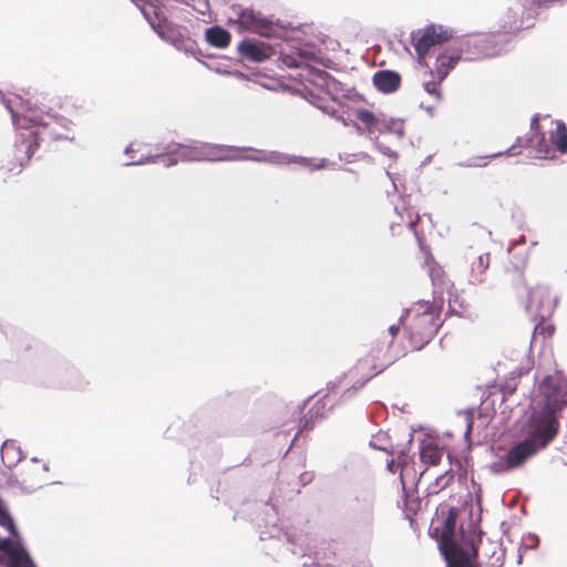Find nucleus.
Instances as JSON below:
<instances>
[{
	"mask_svg": "<svg viewBox=\"0 0 567 567\" xmlns=\"http://www.w3.org/2000/svg\"><path fill=\"white\" fill-rule=\"evenodd\" d=\"M566 405L567 379L561 374L546 375L529 415L516 425L509 447L492 463V472L501 474L519 468L546 449L559 432V416Z\"/></svg>",
	"mask_w": 567,
	"mask_h": 567,
	"instance_id": "f257e3e1",
	"label": "nucleus"
},
{
	"mask_svg": "<svg viewBox=\"0 0 567 567\" xmlns=\"http://www.w3.org/2000/svg\"><path fill=\"white\" fill-rule=\"evenodd\" d=\"M234 17H229V23H237L240 29L260 34L265 38H279L286 44L279 51V60L289 69L308 68L315 75V83L323 87L332 101L340 97L349 99L350 89H347L339 80L324 70L313 68L319 62L313 45L300 39L288 38L287 28L279 20L262 16L251 8H244L240 4L230 7Z\"/></svg>",
	"mask_w": 567,
	"mask_h": 567,
	"instance_id": "f03ea898",
	"label": "nucleus"
},
{
	"mask_svg": "<svg viewBox=\"0 0 567 567\" xmlns=\"http://www.w3.org/2000/svg\"><path fill=\"white\" fill-rule=\"evenodd\" d=\"M20 105L23 110V114H19L11 105L10 101L6 102V109L11 114L13 126L17 131L21 132L17 133L13 145L16 162L7 165L2 164L1 166L9 172H13L18 168L17 173L22 171L33 156L35 150L47 140L55 141L64 138L74 141V137L62 136L56 130V126L68 128L69 125L72 124L68 118L51 113H48L45 116H39L35 114V111H33L29 101L20 100Z\"/></svg>",
	"mask_w": 567,
	"mask_h": 567,
	"instance_id": "7ed1b4c3",
	"label": "nucleus"
},
{
	"mask_svg": "<svg viewBox=\"0 0 567 567\" xmlns=\"http://www.w3.org/2000/svg\"><path fill=\"white\" fill-rule=\"evenodd\" d=\"M460 512L458 507L450 506L441 528H434V532L440 530L441 533L440 553L446 563V567H480L478 550L483 530L478 523L471 522L467 528L461 526L460 532L456 533Z\"/></svg>",
	"mask_w": 567,
	"mask_h": 567,
	"instance_id": "20e7f679",
	"label": "nucleus"
},
{
	"mask_svg": "<svg viewBox=\"0 0 567 567\" xmlns=\"http://www.w3.org/2000/svg\"><path fill=\"white\" fill-rule=\"evenodd\" d=\"M131 1L141 10L145 20L161 39L169 42L176 50L200 61L197 58V54H202V50L198 48L196 41L188 35V31L186 29L181 30L177 27L167 24L166 19H162L159 9L156 4L157 0Z\"/></svg>",
	"mask_w": 567,
	"mask_h": 567,
	"instance_id": "39448f33",
	"label": "nucleus"
},
{
	"mask_svg": "<svg viewBox=\"0 0 567 567\" xmlns=\"http://www.w3.org/2000/svg\"><path fill=\"white\" fill-rule=\"evenodd\" d=\"M0 526L4 527L13 539L0 536V563L4 567H37L22 537L18 532L14 519L0 496Z\"/></svg>",
	"mask_w": 567,
	"mask_h": 567,
	"instance_id": "423d86ee",
	"label": "nucleus"
},
{
	"mask_svg": "<svg viewBox=\"0 0 567 567\" xmlns=\"http://www.w3.org/2000/svg\"><path fill=\"white\" fill-rule=\"evenodd\" d=\"M420 309L415 310L412 322L405 328L411 346L414 350L423 349L437 333L441 322L440 311L426 301L417 302Z\"/></svg>",
	"mask_w": 567,
	"mask_h": 567,
	"instance_id": "0eeeda50",
	"label": "nucleus"
},
{
	"mask_svg": "<svg viewBox=\"0 0 567 567\" xmlns=\"http://www.w3.org/2000/svg\"><path fill=\"white\" fill-rule=\"evenodd\" d=\"M236 151H251L256 155H225L219 156V161H251L257 163H268L271 165H289L299 164L301 166H309L310 159L305 156L290 155L278 151H261L254 147H238Z\"/></svg>",
	"mask_w": 567,
	"mask_h": 567,
	"instance_id": "6e6552de",
	"label": "nucleus"
},
{
	"mask_svg": "<svg viewBox=\"0 0 567 567\" xmlns=\"http://www.w3.org/2000/svg\"><path fill=\"white\" fill-rule=\"evenodd\" d=\"M527 262V252L524 254H514L512 256L511 264L513 266V270L515 272V278H513V285L515 288L523 287L527 292V301L525 308L528 312L535 308L536 310H540L544 306L545 298H549V291L547 287L538 286L536 288H528L526 286L524 279V268Z\"/></svg>",
	"mask_w": 567,
	"mask_h": 567,
	"instance_id": "1a4fd4ad",
	"label": "nucleus"
},
{
	"mask_svg": "<svg viewBox=\"0 0 567 567\" xmlns=\"http://www.w3.org/2000/svg\"><path fill=\"white\" fill-rule=\"evenodd\" d=\"M453 31L441 24H429L422 30L411 32V41L419 60H423L432 47L452 39Z\"/></svg>",
	"mask_w": 567,
	"mask_h": 567,
	"instance_id": "9d476101",
	"label": "nucleus"
},
{
	"mask_svg": "<svg viewBox=\"0 0 567 567\" xmlns=\"http://www.w3.org/2000/svg\"><path fill=\"white\" fill-rule=\"evenodd\" d=\"M355 116L361 121L370 133L395 134L399 140L405 135L404 120L399 117H389L384 113H373L367 109H358Z\"/></svg>",
	"mask_w": 567,
	"mask_h": 567,
	"instance_id": "9b49d317",
	"label": "nucleus"
},
{
	"mask_svg": "<svg viewBox=\"0 0 567 567\" xmlns=\"http://www.w3.org/2000/svg\"><path fill=\"white\" fill-rule=\"evenodd\" d=\"M238 146L203 143L200 145H186L174 143V151L178 152L182 162H199V161H218L220 155H216V151L237 150Z\"/></svg>",
	"mask_w": 567,
	"mask_h": 567,
	"instance_id": "f8f14e48",
	"label": "nucleus"
},
{
	"mask_svg": "<svg viewBox=\"0 0 567 567\" xmlns=\"http://www.w3.org/2000/svg\"><path fill=\"white\" fill-rule=\"evenodd\" d=\"M456 49L462 60L465 61H476L496 54L491 39L482 34L461 39Z\"/></svg>",
	"mask_w": 567,
	"mask_h": 567,
	"instance_id": "ddd939ff",
	"label": "nucleus"
},
{
	"mask_svg": "<svg viewBox=\"0 0 567 567\" xmlns=\"http://www.w3.org/2000/svg\"><path fill=\"white\" fill-rule=\"evenodd\" d=\"M260 507L264 514L261 518H257L260 540L275 539L280 543H290V535L277 525L278 514L275 506L266 502L260 504Z\"/></svg>",
	"mask_w": 567,
	"mask_h": 567,
	"instance_id": "4468645a",
	"label": "nucleus"
},
{
	"mask_svg": "<svg viewBox=\"0 0 567 567\" xmlns=\"http://www.w3.org/2000/svg\"><path fill=\"white\" fill-rule=\"evenodd\" d=\"M52 386L65 388L82 391L89 384V381L73 365L63 362L52 370Z\"/></svg>",
	"mask_w": 567,
	"mask_h": 567,
	"instance_id": "2eb2a0df",
	"label": "nucleus"
},
{
	"mask_svg": "<svg viewBox=\"0 0 567 567\" xmlns=\"http://www.w3.org/2000/svg\"><path fill=\"white\" fill-rule=\"evenodd\" d=\"M238 53L248 61L262 62L270 58L272 50L260 41L244 39L238 44Z\"/></svg>",
	"mask_w": 567,
	"mask_h": 567,
	"instance_id": "dca6fc26",
	"label": "nucleus"
},
{
	"mask_svg": "<svg viewBox=\"0 0 567 567\" xmlns=\"http://www.w3.org/2000/svg\"><path fill=\"white\" fill-rule=\"evenodd\" d=\"M401 80L400 73L393 70H380L372 76L374 87L384 94H391L398 91L401 85Z\"/></svg>",
	"mask_w": 567,
	"mask_h": 567,
	"instance_id": "f3484780",
	"label": "nucleus"
},
{
	"mask_svg": "<svg viewBox=\"0 0 567 567\" xmlns=\"http://www.w3.org/2000/svg\"><path fill=\"white\" fill-rule=\"evenodd\" d=\"M461 60L457 49L450 55L441 53L436 56L434 69H430L429 74L431 78L437 79L439 83H442Z\"/></svg>",
	"mask_w": 567,
	"mask_h": 567,
	"instance_id": "a211bd4d",
	"label": "nucleus"
},
{
	"mask_svg": "<svg viewBox=\"0 0 567 567\" xmlns=\"http://www.w3.org/2000/svg\"><path fill=\"white\" fill-rule=\"evenodd\" d=\"M205 40L212 47L225 49L230 43L231 34L225 28L215 24L206 29Z\"/></svg>",
	"mask_w": 567,
	"mask_h": 567,
	"instance_id": "6ab92c4d",
	"label": "nucleus"
},
{
	"mask_svg": "<svg viewBox=\"0 0 567 567\" xmlns=\"http://www.w3.org/2000/svg\"><path fill=\"white\" fill-rule=\"evenodd\" d=\"M484 556H486L487 567H502L505 560V549L501 542L488 540L483 548Z\"/></svg>",
	"mask_w": 567,
	"mask_h": 567,
	"instance_id": "aec40b11",
	"label": "nucleus"
},
{
	"mask_svg": "<svg viewBox=\"0 0 567 567\" xmlns=\"http://www.w3.org/2000/svg\"><path fill=\"white\" fill-rule=\"evenodd\" d=\"M23 457L22 451L16 445L13 440H7L1 445V460L3 465L11 470Z\"/></svg>",
	"mask_w": 567,
	"mask_h": 567,
	"instance_id": "412c9836",
	"label": "nucleus"
},
{
	"mask_svg": "<svg viewBox=\"0 0 567 567\" xmlns=\"http://www.w3.org/2000/svg\"><path fill=\"white\" fill-rule=\"evenodd\" d=\"M526 145L533 148L537 153V157L547 158V154L550 152V145L546 140L545 132L536 131L529 133L525 138Z\"/></svg>",
	"mask_w": 567,
	"mask_h": 567,
	"instance_id": "4be33fe9",
	"label": "nucleus"
},
{
	"mask_svg": "<svg viewBox=\"0 0 567 567\" xmlns=\"http://www.w3.org/2000/svg\"><path fill=\"white\" fill-rule=\"evenodd\" d=\"M556 128L550 131L549 141L560 154H567V126L561 120H556Z\"/></svg>",
	"mask_w": 567,
	"mask_h": 567,
	"instance_id": "5701e85b",
	"label": "nucleus"
},
{
	"mask_svg": "<svg viewBox=\"0 0 567 567\" xmlns=\"http://www.w3.org/2000/svg\"><path fill=\"white\" fill-rule=\"evenodd\" d=\"M442 456L443 452L435 443L426 440L420 442V458L423 463L436 465L441 462Z\"/></svg>",
	"mask_w": 567,
	"mask_h": 567,
	"instance_id": "b1692460",
	"label": "nucleus"
},
{
	"mask_svg": "<svg viewBox=\"0 0 567 567\" xmlns=\"http://www.w3.org/2000/svg\"><path fill=\"white\" fill-rule=\"evenodd\" d=\"M489 267V254H481L472 264L470 282L477 285L484 281V274Z\"/></svg>",
	"mask_w": 567,
	"mask_h": 567,
	"instance_id": "393cba45",
	"label": "nucleus"
},
{
	"mask_svg": "<svg viewBox=\"0 0 567 567\" xmlns=\"http://www.w3.org/2000/svg\"><path fill=\"white\" fill-rule=\"evenodd\" d=\"M2 474L3 476H6V485L9 488H19L22 493L31 494L42 487V485L25 486L24 482L19 481L16 476L7 475L6 472H3Z\"/></svg>",
	"mask_w": 567,
	"mask_h": 567,
	"instance_id": "a878e982",
	"label": "nucleus"
},
{
	"mask_svg": "<svg viewBox=\"0 0 567 567\" xmlns=\"http://www.w3.org/2000/svg\"><path fill=\"white\" fill-rule=\"evenodd\" d=\"M502 155H503V153H494V154L486 155V156L471 157L464 162L457 163V165L461 167H485L487 165L486 159L497 158Z\"/></svg>",
	"mask_w": 567,
	"mask_h": 567,
	"instance_id": "bb28decb",
	"label": "nucleus"
},
{
	"mask_svg": "<svg viewBox=\"0 0 567 567\" xmlns=\"http://www.w3.org/2000/svg\"><path fill=\"white\" fill-rule=\"evenodd\" d=\"M319 401L315 404V406L309 411V416H305L301 421L300 431H310L315 427L313 417H324V414L320 412Z\"/></svg>",
	"mask_w": 567,
	"mask_h": 567,
	"instance_id": "cd10ccee",
	"label": "nucleus"
},
{
	"mask_svg": "<svg viewBox=\"0 0 567 567\" xmlns=\"http://www.w3.org/2000/svg\"><path fill=\"white\" fill-rule=\"evenodd\" d=\"M165 150H166V154H158L159 158L157 159V162L159 161L165 167H172V166L176 165L178 163V161H181V159L178 156V152H173L174 143L168 144L165 147Z\"/></svg>",
	"mask_w": 567,
	"mask_h": 567,
	"instance_id": "c85d7f7f",
	"label": "nucleus"
},
{
	"mask_svg": "<svg viewBox=\"0 0 567 567\" xmlns=\"http://www.w3.org/2000/svg\"><path fill=\"white\" fill-rule=\"evenodd\" d=\"M441 83L437 82V79L432 78V80L423 83V89L427 94L440 101L442 99L441 90L439 87Z\"/></svg>",
	"mask_w": 567,
	"mask_h": 567,
	"instance_id": "c756f323",
	"label": "nucleus"
},
{
	"mask_svg": "<svg viewBox=\"0 0 567 567\" xmlns=\"http://www.w3.org/2000/svg\"><path fill=\"white\" fill-rule=\"evenodd\" d=\"M539 537L534 533H528L522 538L520 549H536L539 546Z\"/></svg>",
	"mask_w": 567,
	"mask_h": 567,
	"instance_id": "7c9ffc66",
	"label": "nucleus"
},
{
	"mask_svg": "<svg viewBox=\"0 0 567 567\" xmlns=\"http://www.w3.org/2000/svg\"><path fill=\"white\" fill-rule=\"evenodd\" d=\"M159 158V155H148V156H141L137 159H132L131 162L125 163V166H137V165H144L148 163H156Z\"/></svg>",
	"mask_w": 567,
	"mask_h": 567,
	"instance_id": "2f4dec72",
	"label": "nucleus"
},
{
	"mask_svg": "<svg viewBox=\"0 0 567 567\" xmlns=\"http://www.w3.org/2000/svg\"><path fill=\"white\" fill-rule=\"evenodd\" d=\"M413 309H405L403 311V313L401 315L400 319H399V324H392L389 327V333L394 338L399 331H400V326L402 323H404V321L406 320L408 317H410L411 313H413Z\"/></svg>",
	"mask_w": 567,
	"mask_h": 567,
	"instance_id": "473e14b6",
	"label": "nucleus"
},
{
	"mask_svg": "<svg viewBox=\"0 0 567 567\" xmlns=\"http://www.w3.org/2000/svg\"><path fill=\"white\" fill-rule=\"evenodd\" d=\"M373 375H370L361 381H357L355 383H353V385L351 388H348L343 393H342V398L344 399H348V398H351L353 395V393H355L358 390L362 389L365 383L372 378Z\"/></svg>",
	"mask_w": 567,
	"mask_h": 567,
	"instance_id": "72a5a7b5",
	"label": "nucleus"
},
{
	"mask_svg": "<svg viewBox=\"0 0 567 567\" xmlns=\"http://www.w3.org/2000/svg\"><path fill=\"white\" fill-rule=\"evenodd\" d=\"M453 478V474L445 472L435 478V486L439 487V489H444L450 485Z\"/></svg>",
	"mask_w": 567,
	"mask_h": 567,
	"instance_id": "f704fd0d",
	"label": "nucleus"
},
{
	"mask_svg": "<svg viewBox=\"0 0 567 567\" xmlns=\"http://www.w3.org/2000/svg\"><path fill=\"white\" fill-rule=\"evenodd\" d=\"M386 437V434H383V433H379L377 436H374L369 445L370 447L374 449V450H378V451H384L386 452L388 454H392V451H389L386 446L384 445H381L380 442Z\"/></svg>",
	"mask_w": 567,
	"mask_h": 567,
	"instance_id": "c9c22d12",
	"label": "nucleus"
},
{
	"mask_svg": "<svg viewBox=\"0 0 567 567\" xmlns=\"http://www.w3.org/2000/svg\"><path fill=\"white\" fill-rule=\"evenodd\" d=\"M374 147L384 156H388L390 158H398V153L393 150H391L389 146L384 145L383 143L375 140Z\"/></svg>",
	"mask_w": 567,
	"mask_h": 567,
	"instance_id": "e433bc0d",
	"label": "nucleus"
},
{
	"mask_svg": "<svg viewBox=\"0 0 567 567\" xmlns=\"http://www.w3.org/2000/svg\"><path fill=\"white\" fill-rule=\"evenodd\" d=\"M525 137H522V136H518L516 138V143L514 145H512L509 148H507L506 151L502 152L503 155H515L516 153L514 152L515 147H520V148H529L528 145H526V142H525Z\"/></svg>",
	"mask_w": 567,
	"mask_h": 567,
	"instance_id": "4c0bfd02",
	"label": "nucleus"
},
{
	"mask_svg": "<svg viewBox=\"0 0 567 567\" xmlns=\"http://www.w3.org/2000/svg\"><path fill=\"white\" fill-rule=\"evenodd\" d=\"M337 121L341 122L343 126H353L359 133H361V126L353 120L346 117L344 111L340 112L339 116L337 117Z\"/></svg>",
	"mask_w": 567,
	"mask_h": 567,
	"instance_id": "58836bf2",
	"label": "nucleus"
},
{
	"mask_svg": "<svg viewBox=\"0 0 567 567\" xmlns=\"http://www.w3.org/2000/svg\"><path fill=\"white\" fill-rule=\"evenodd\" d=\"M341 109H343V105H341L340 109H337L332 105L319 106V110H321L323 113H326L327 115L331 116L334 120H337V117L339 116Z\"/></svg>",
	"mask_w": 567,
	"mask_h": 567,
	"instance_id": "ea45409f",
	"label": "nucleus"
},
{
	"mask_svg": "<svg viewBox=\"0 0 567 567\" xmlns=\"http://www.w3.org/2000/svg\"><path fill=\"white\" fill-rule=\"evenodd\" d=\"M542 131V127L539 125V114H534L530 120V133Z\"/></svg>",
	"mask_w": 567,
	"mask_h": 567,
	"instance_id": "a19ab883",
	"label": "nucleus"
},
{
	"mask_svg": "<svg viewBox=\"0 0 567 567\" xmlns=\"http://www.w3.org/2000/svg\"><path fill=\"white\" fill-rule=\"evenodd\" d=\"M542 131V127L539 125V114H534L530 120V133Z\"/></svg>",
	"mask_w": 567,
	"mask_h": 567,
	"instance_id": "79ce46f5",
	"label": "nucleus"
},
{
	"mask_svg": "<svg viewBox=\"0 0 567 567\" xmlns=\"http://www.w3.org/2000/svg\"><path fill=\"white\" fill-rule=\"evenodd\" d=\"M466 422H467V427L465 431V435H468L472 432V427H473L472 411H466Z\"/></svg>",
	"mask_w": 567,
	"mask_h": 567,
	"instance_id": "37998d69",
	"label": "nucleus"
},
{
	"mask_svg": "<svg viewBox=\"0 0 567 567\" xmlns=\"http://www.w3.org/2000/svg\"><path fill=\"white\" fill-rule=\"evenodd\" d=\"M394 466H395V462L394 460H390L388 463H386V467L390 472H394Z\"/></svg>",
	"mask_w": 567,
	"mask_h": 567,
	"instance_id": "c03bdc74",
	"label": "nucleus"
},
{
	"mask_svg": "<svg viewBox=\"0 0 567 567\" xmlns=\"http://www.w3.org/2000/svg\"><path fill=\"white\" fill-rule=\"evenodd\" d=\"M133 152H134L133 144H130L124 150L125 155H132Z\"/></svg>",
	"mask_w": 567,
	"mask_h": 567,
	"instance_id": "a18cd8bd",
	"label": "nucleus"
},
{
	"mask_svg": "<svg viewBox=\"0 0 567 567\" xmlns=\"http://www.w3.org/2000/svg\"><path fill=\"white\" fill-rule=\"evenodd\" d=\"M214 55L210 52H203L202 54H197V58L200 60V58H213Z\"/></svg>",
	"mask_w": 567,
	"mask_h": 567,
	"instance_id": "49530a36",
	"label": "nucleus"
},
{
	"mask_svg": "<svg viewBox=\"0 0 567 567\" xmlns=\"http://www.w3.org/2000/svg\"><path fill=\"white\" fill-rule=\"evenodd\" d=\"M408 457V451H405L404 449H402L399 453V460H404Z\"/></svg>",
	"mask_w": 567,
	"mask_h": 567,
	"instance_id": "de8ad7c7",
	"label": "nucleus"
},
{
	"mask_svg": "<svg viewBox=\"0 0 567 567\" xmlns=\"http://www.w3.org/2000/svg\"><path fill=\"white\" fill-rule=\"evenodd\" d=\"M320 100H321V99L317 96V97H316L311 103H312L315 106H317L318 109H319V106H324L326 104L320 103V102H319Z\"/></svg>",
	"mask_w": 567,
	"mask_h": 567,
	"instance_id": "09e8293b",
	"label": "nucleus"
},
{
	"mask_svg": "<svg viewBox=\"0 0 567 567\" xmlns=\"http://www.w3.org/2000/svg\"><path fill=\"white\" fill-rule=\"evenodd\" d=\"M0 100L2 101V103H3V105H4V106H6V102H7V101H10V102L12 103V101H11L10 99H7V97L4 96V94H3L1 91H0Z\"/></svg>",
	"mask_w": 567,
	"mask_h": 567,
	"instance_id": "8fccbe9b",
	"label": "nucleus"
},
{
	"mask_svg": "<svg viewBox=\"0 0 567 567\" xmlns=\"http://www.w3.org/2000/svg\"><path fill=\"white\" fill-rule=\"evenodd\" d=\"M435 276H436V270L432 269L430 272V277L432 279L433 285H435V278H436Z\"/></svg>",
	"mask_w": 567,
	"mask_h": 567,
	"instance_id": "3c124183",
	"label": "nucleus"
},
{
	"mask_svg": "<svg viewBox=\"0 0 567 567\" xmlns=\"http://www.w3.org/2000/svg\"><path fill=\"white\" fill-rule=\"evenodd\" d=\"M526 241V237L523 235L520 236V238L515 243V245H520V244H524Z\"/></svg>",
	"mask_w": 567,
	"mask_h": 567,
	"instance_id": "603ef678",
	"label": "nucleus"
},
{
	"mask_svg": "<svg viewBox=\"0 0 567 567\" xmlns=\"http://www.w3.org/2000/svg\"><path fill=\"white\" fill-rule=\"evenodd\" d=\"M336 388H337V383H336V382H330V383L328 384V389H329V391H333Z\"/></svg>",
	"mask_w": 567,
	"mask_h": 567,
	"instance_id": "864d4df0",
	"label": "nucleus"
},
{
	"mask_svg": "<svg viewBox=\"0 0 567 567\" xmlns=\"http://www.w3.org/2000/svg\"><path fill=\"white\" fill-rule=\"evenodd\" d=\"M421 107H423L429 113L433 111V106H424L423 104H421Z\"/></svg>",
	"mask_w": 567,
	"mask_h": 567,
	"instance_id": "5fc2aeb1",
	"label": "nucleus"
},
{
	"mask_svg": "<svg viewBox=\"0 0 567 567\" xmlns=\"http://www.w3.org/2000/svg\"><path fill=\"white\" fill-rule=\"evenodd\" d=\"M368 501V507L371 511L372 509V496H369Z\"/></svg>",
	"mask_w": 567,
	"mask_h": 567,
	"instance_id": "6e6d98bb",
	"label": "nucleus"
},
{
	"mask_svg": "<svg viewBox=\"0 0 567 567\" xmlns=\"http://www.w3.org/2000/svg\"><path fill=\"white\" fill-rule=\"evenodd\" d=\"M323 166H324V163H323V162H321L320 164H317V165L315 166V169H320V168H322Z\"/></svg>",
	"mask_w": 567,
	"mask_h": 567,
	"instance_id": "4d7b16f0",
	"label": "nucleus"
},
{
	"mask_svg": "<svg viewBox=\"0 0 567 567\" xmlns=\"http://www.w3.org/2000/svg\"><path fill=\"white\" fill-rule=\"evenodd\" d=\"M203 6L205 9H209L208 0H204Z\"/></svg>",
	"mask_w": 567,
	"mask_h": 567,
	"instance_id": "13d9d810",
	"label": "nucleus"
},
{
	"mask_svg": "<svg viewBox=\"0 0 567 567\" xmlns=\"http://www.w3.org/2000/svg\"><path fill=\"white\" fill-rule=\"evenodd\" d=\"M412 441H413V435H412V433H411V434H410V439H409V441H408V446H410V445L412 444Z\"/></svg>",
	"mask_w": 567,
	"mask_h": 567,
	"instance_id": "bf43d9fd",
	"label": "nucleus"
},
{
	"mask_svg": "<svg viewBox=\"0 0 567 567\" xmlns=\"http://www.w3.org/2000/svg\"><path fill=\"white\" fill-rule=\"evenodd\" d=\"M522 561H523V555H522V554H519V555H518V557H517V563H518V564H522Z\"/></svg>",
	"mask_w": 567,
	"mask_h": 567,
	"instance_id": "052dcab7",
	"label": "nucleus"
},
{
	"mask_svg": "<svg viewBox=\"0 0 567 567\" xmlns=\"http://www.w3.org/2000/svg\"><path fill=\"white\" fill-rule=\"evenodd\" d=\"M31 462L37 463V462H39V458L34 456L31 458Z\"/></svg>",
	"mask_w": 567,
	"mask_h": 567,
	"instance_id": "680f3d73",
	"label": "nucleus"
},
{
	"mask_svg": "<svg viewBox=\"0 0 567 567\" xmlns=\"http://www.w3.org/2000/svg\"><path fill=\"white\" fill-rule=\"evenodd\" d=\"M43 471H49V465L48 464H43Z\"/></svg>",
	"mask_w": 567,
	"mask_h": 567,
	"instance_id": "e2e57ef3",
	"label": "nucleus"
}]
</instances>
